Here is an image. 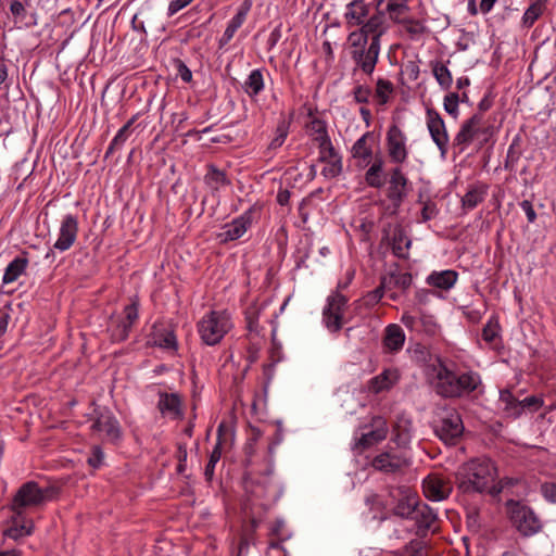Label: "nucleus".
Listing matches in <instances>:
<instances>
[{
  "label": "nucleus",
  "mask_w": 556,
  "mask_h": 556,
  "mask_svg": "<svg viewBox=\"0 0 556 556\" xmlns=\"http://www.w3.org/2000/svg\"><path fill=\"white\" fill-rule=\"evenodd\" d=\"M371 466L384 473H395L407 466V462L401 455L383 452L372 459Z\"/></svg>",
  "instance_id": "obj_22"
},
{
  "label": "nucleus",
  "mask_w": 556,
  "mask_h": 556,
  "mask_svg": "<svg viewBox=\"0 0 556 556\" xmlns=\"http://www.w3.org/2000/svg\"><path fill=\"white\" fill-rule=\"evenodd\" d=\"M361 27L354 31H352L349 37L348 41L351 45V48H353L352 51H367L366 45L368 41L370 42V39L367 37V35L364 33Z\"/></svg>",
  "instance_id": "obj_47"
},
{
  "label": "nucleus",
  "mask_w": 556,
  "mask_h": 556,
  "mask_svg": "<svg viewBox=\"0 0 556 556\" xmlns=\"http://www.w3.org/2000/svg\"><path fill=\"white\" fill-rule=\"evenodd\" d=\"M372 137L371 132L364 134L352 147V156L369 164L372 157V149L368 144V140Z\"/></svg>",
  "instance_id": "obj_34"
},
{
  "label": "nucleus",
  "mask_w": 556,
  "mask_h": 556,
  "mask_svg": "<svg viewBox=\"0 0 556 556\" xmlns=\"http://www.w3.org/2000/svg\"><path fill=\"white\" fill-rule=\"evenodd\" d=\"M131 328L117 319L110 327V338L113 342H123L128 339Z\"/></svg>",
  "instance_id": "obj_46"
},
{
  "label": "nucleus",
  "mask_w": 556,
  "mask_h": 556,
  "mask_svg": "<svg viewBox=\"0 0 556 556\" xmlns=\"http://www.w3.org/2000/svg\"><path fill=\"white\" fill-rule=\"evenodd\" d=\"M346 304L348 298L339 290L328 296L327 305L323 311V321L330 332L336 333L342 329L343 312Z\"/></svg>",
  "instance_id": "obj_10"
},
{
  "label": "nucleus",
  "mask_w": 556,
  "mask_h": 556,
  "mask_svg": "<svg viewBox=\"0 0 556 556\" xmlns=\"http://www.w3.org/2000/svg\"><path fill=\"white\" fill-rule=\"evenodd\" d=\"M78 235V218L76 215L67 214L60 225L59 237L53 248L60 252L70 250L75 243Z\"/></svg>",
  "instance_id": "obj_18"
},
{
  "label": "nucleus",
  "mask_w": 556,
  "mask_h": 556,
  "mask_svg": "<svg viewBox=\"0 0 556 556\" xmlns=\"http://www.w3.org/2000/svg\"><path fill=\"white\" fill-rule=\"evenodd\" d=\"M202 341L207 345L217 344L229 329V319L222 313L212 311L198 325Z\"/></svg>",
  "instance_id": "obj_6"
},
{
  "label": "nucleus",
  "mask_w": 556,
  "mask_h": 556,
  "mask_svg": "<svg viewBox=\"0 0 556 556\" xmlns=\"http://www.w3.org/2000/svg\"><path fill=\"white\" fill-rule=\"evenodd\" d=\"M488 193V187L483 184L471 186L462 198V205L466 210H473L484 201Z\"/></svg>",
  "instance_id": "obj_30"
},
{
  "label": "nucleus",
  "mask_w": 556,
  "mask_h": 556,
  "mask_svg": "<svg viewBox=\"0 0 556 556\" xmlns=\"http://www.w3.org/2000/svg\"><path fill=\"white\" fill-rule=\"evenodd\" d=\"M251 10L250 2H242L236 15L228 23L223 36L218 40V48L223 49L233 38L236 31L244 23L249 11Z\"/></svg>",
  "instance_id": "obj_23"
},
{
  "label": "nucleus",
  "mask_w": 556,
  "mask_h": 556,
  "mask_svg": "<svg viewBox=\"0 0 556 556\" xmlns=\"http://www.w3.org/2000/svg\"><path fill=\"white\" fill-rule=\"evenodd\" d=\"M498 324L497 321L493 323L490 320L482 329V339L486 343H493L495 339L498 337Z\"/></svg>",
  "instance_id": "obj_58"
},
{
  "label": "nucleus",
  "mask_w": 556,
  "mask_h": 556,
  "mask_svg": "<svg viewBox=\"0 0 556 556\" xmlns=\"http://www.w3.org/2000/svg\"><path fill=\"white\" fill-rule=\"evenodd\" d=\"M399 556H429L427 543L420 539H414L402 548Z\"/></svg>",
  "instance_id": "obj_41"
},
{
  "label": "nucleus",
  "mask_w": 556,
  "mask_h": 556,
  "mask_svg": "<svg viewBox=\"0 0 556 556\" xmlns=\"http://www.w3.org/2000/svg\"><path fill=\"white\" fill-rule=\"evenodd\" d=\"M389 186L387 188V198L391 202V214H397L402 203L409 192V181L400 166L393 167L389 172Z\"/></svg>",
  "instance_id": "obj_9"
},
{
  "label": "nucleus",
  "mask_w": 556,
  "mask_h": 556,
  "mask_svg": "<svg viewBox=\"0 0 556 556\" xmlns=\"http://www.w3.org/2000/svg\"><path fill=\"white\" fill-rule=\"evenodd\" d=\"M40 504H42L40 486L35 481H28L20 486L12 500L10 508L17 516H22L24 508L38 506Z\"/></svg>",
  "instance_id": "obj_13"
},
{
  "label": "nucleus",
  "mask_w": 556,
  "mask_h": 556,
  "mask_svg": "<svg viewBox=\"0 0 556 556\" xmlns=\"http://www.w3.org/2000/svg\"><path fill=\"white\" fill-rule=\"evenodd\" d=\"M500 402L504 405L503 412L507 417L518 418L521 416V400L508 389L500 392Z\"/></svg>",
  "instance_id": "obj_31"
},
{
  "label": "nucleus",
  "mask_w": 556,
  "mask_h": 556,
  "mask_svg": "<svg viewBox=\"0 0 556 556\" xmlns=\"http://www.w3.org/2000/svg\"><path fill=\"white\" fill-rule=\"evenodd\" d=\"M387 151L390 161L395 164H403L408 156L406 147V136L395 124L391 125L387 131Z\"/></svg>",
  "instance_id": "obj_15"
},
{
  "label": "nucleus",
  "mask_w": 556,
  "mask_h": 556,
  "mask_svg": "<svg viewBox=\"0 0 556 556\" xmlns=\"http://www.w3.org/2000/svg\"><path fill=\"white\" fill-rule=\"evenodd\" d=\"M139 312V300L138 298L131 299V303L126 305L124 308L125 316L118 318L121 321L126 324L128 327H132L134 323L138 319Z\"/></svg>",
  "instance_id": "obj_51"
},
{
  "label": "nucleus",
  "mask_w": 556,
  "mask_h": 556,
  "mask_svg": "<svg viewBox=\"0 0 556 556\" xmlns=\"http://www.w3.org/2000/svg\"><path fill=\"white\" fill-rule=\"evenodd\" d=\"M408 0H389L386 11L389 13L390 18L397 23L402 24L405 18H401V16L408 12L409 7L407 5Z\"/></svg>",
  "instance_id": "obj_39"
},
{
  "label": "nucleus",
  "mask_w": 556,
  "mask_h": 556,
  "mask_svg": "<svg viewBox=\"0 0 556 556\" xmlns=\"http://www.w3.org/2000/svg\"><path fill=\"white\" fill-rule=\"evenodd\" d=\"M405 342V333L396 324H390L384 329L383 345L390 352L400 351Z\"/></svg>",
  "instance_id": "obj_25"
},
{
  "label": "nucleus",
  "mask_w": 556,
  "mask_h": 556,
  "mask_svg": "<svg viewBox=\"0 0 556 556\" xmlns=\"http://www.w3.org/2000/svg\"><path fill=\"white\" fill-rule=\"evenodd\" d=\"M370 5L365 3L364 0H353L346 7L344 14L349 26H359L370 15Z\"/></svg>",
  "instance_id": "obj_24"
},
{
  "label": "nucleus",
  "mask_w": 556,
  "mask_h": 556,
  "mask_svg": "<svg viewBox=\"0 0 556 556\" xmlns=\"http://www.w3.org/2000/svg\"><path fill=\"white\" fill-rule=\"evenodd\" d=\"M17 517L18 516L16 514L14 517H12V521H13L14 526H12L3 531L4 536L13 539V540H18L20 538H22L24 535H30L33 533V529H34L33 521H29L28 526L25 523L18 526L16 523Z\"/></svg>",
  "instance_id": "obj_42"
},
{
  "label": "nucleus",
  "mask_w": 556,
  "mask_h": 556,
  "mask_svg": "<svg viewBox=\"0 0 556 556\" xmlns=\"http://www.w3.org/2000/svg\"><path fill=\"white\" fill-rule=\"evenodd\" d=\"M390 495L394 501L393 515L404 519H409L420 501L417 492L405 485L395 488Z\"/></svg>",
  "instance_id": "obj_12"
},
{
  "label": "nucleus",
  "mask_w": 556,
  "mask_h": 556,
  "mask_svg": "<svg viewBox=\"0 0 556 556\" xmlns=\"http://www.w3.org/2000/svg\"><path fill=\"white\" fill-rule=\"evenodd\" d=\"M394 86L393 84L384 78H379L376 83V97L378 98V102L381 105L388 103L390 99V94L393 93Z\"/></svg>",
  "instance_id": "obj_44"
},
{
  "label": "nucleus",
  "mask_w": 556,
  "mask_h": 556,
  "mask_svg": "<svg viewBox=\"0 0 556 556\" xmlns=\"http://www.w3.org/2000/svg\"><path fill=\"white\" fill-rule=\"evenodd\" d=\"M540 492L545 501L556 504V483L544 482L540 486Z\"/></svg>",
  "instance_id": "obj_61"
},
{
  "label": "nucleus",
  "mask_w": 556,
  "mask_h": 556,
  "mask_svg": "<svg viewBox=\"0 0 556 556\" xmlns=\"http://www.w3.org/2000/svg\"><path fill=\"white\" fill-rule=\"evenodd\" d=\"M288 132H289V123L285 118H282L277 124L276 136L270 141L268 149L276 150V149L280 148L283 144V142L288 136Z\"/></svg>",
  "instance_id": "obj_49"
},
{
  "label": "nucleus",
  "mask_w": 556,
  "mask_h": 556,
  "mask_svg": "<svg viewBox=\"0 0 556 556\" xmlns=\"http://www.w3.org/2000/svg\"><path fill=\"white\" fill-rule=\"evenodd\" d=\"M93 415L91 430L104 432L108 442L118 444L123 438V431L113 412L109 407H98L94 408Z\"/></svg>",
  "instance_id": "obj_8"
},
{
  "label": "nucleus",
  "mask_w": 556,
  "mask_h": 556,
  "mask_svg": "<svg viewBox=\"0 0 556 556\" xmlns=\"http://www.w3.org/2000/svg\"><path fill=\"white\" fill-rule=\"evenodd\" d=\"M173 65L177 71V75L181 78L184 83H190L192 80V72L182 60L174 59Z\"/></svg>",
  "instance_id": "obj_59"
},
{
  "label": "nucleus",
  "mask_w": 556,
  "mask_h": 556,
  "mask_svg": "<svg viewBox=\"0 0 556 556\" xmlns=\"http://www.w3.org/2000/svg\"><path fill=\"white\" fill-rule=\"evenodd\" d=\"M412 240L407 237L405 230L401 226H395L391 238V247L393 254L399 258H407V250L410 248Z\"/></svg>",
  "instance_id": "obj_28"
},
{
  "label": "nucleus",
  "mask_w": 556,
  "mask_h": 556,
  "mask_svg": "<svg viewBox=\"0 0 556 556\" xmlns=\"http://www.w3.org/2000/svg\"><path fill=\"white\" fill-rule=\"evenodd\" d=\"M458 103L459 94L456 92H451L444 98V110L454 118H456L458 115Z\"/></svg>",
  "instance_id": "obj_56"
},
{
  "label": "nucleus",
  "mask_w": 556,
  "mask_h": 556,
  "mask_svg": "<svg viewBox=\"0 0 556 556\" xmlns=\"http://www.w3.org/2000/svg\"><path fill=\"white\" fill-rule=\"evenodd\" d=\"M543 406V399L536 395H530L521 400V414L526 410L530 413L538 412Z\"/></svg>",
  "instance_id": "obj_55"
},
{
  "label": "nucleus",
  "mask_w": 556,
  "mask_h": 556,
  "mask_svg": "<svg viewBox=\"0 0 556 556\" xmlns=\"http://www.w3.org/2000/svg\"><path fill=\"white\" fill-rule=\"evenodd\" d=\"M318 149H319V159H318L319 162H326V161H329L330 159H333L337 155H339V153L337 152V150L334 149V147L331 142V139H328L326 141L324 140V142H320V144H318Z\"/></svg>",
  "instance_id": "obj_53"
},
{
  "label": "nucleus",
  "mask_w": 556,
  "mask_h": 556,
  "mask_svg": "<svg viewBox=\"0 0 556 556\" xmlns=\"http://www.w3.org/2000/svg\"><path fill=\"white\" fill-rule=\"evenodd\" d=\"M139 116H140V113L132 115L127 121V123L117 131V134L111 141V143L105 152L104 159H108L110 155H112L114 153V151L117 148H119L127 140L128 131H129L130 127L135 124V122L139 118Z\"/></svg>",
  "instance_id": "obj_36"
},
{
  "label": "nucleus",
  "mask_w": 556,
  "mask_h": 556,
  "mask_svg": "<svg viewBox=\"0 0 556 556\" xmlns=\"http://www.w3.org/2000/svg\"><path fill=\"white\" fill-rule=\"evenodd\" d=\"M422 490L428 500L440 502L450 496L453 483L440 473H430L422 481Z\"/></svg>",
  "instance_id": "obj_16"
},
{
  "label": "nucleus",
  "mask_w": 556,
  "mask_h": 556,
  "mask_svg": "<svg viewBox=\"0 0 556 556\" xmlns=\"http://www.w3.org/2000/svg\"><path fill=\"white\" fill-rule=\"evenodd\" d=\"M242 88L250 98L258 96L264 89V77L262 70H253L242 85Z\"/></svg>",
  "instance_id": "obj_35"
},
{
  "label": "nucleus",
  "mask_w": 556,
  "mask_h": 556,
  "mask_svg": "<svg viewBox=\"0 0 556 556\" xmlns=\"http://www.w3.org/2000/svg\"><path fill=\"white\" fill-rule=\"evenodd\" d=\"M28 266V258L25 256H17L12 262L9 263L4 270V275L2 278V282L4 285L12 283L17 280V278L25 273Z\"/></svg>",
  "instance_id": "obj_32"
},
{
  "label": "nucleus",
  "mask_w": 556,
  "mask_h": 556,
  "mask_svg": "<svg viewBox=\"0 0 556 556\" xmlns=\"http://www.w3.org/2000/svg\"><path fill=\"white\" fill-rule=\"evenodd\" d=\"M307 128L311 131L313 141H315L317 144H320V142H324V139H325V141L330 139V136H329L328 129H327V123L324 119H320L317 117L313 118L308 123Z\"/></svg>",
  "instance_id": "obj_37"
},
{
  "label": "nucleus",
  "mask_w": 556,
  "mask_h": 556,
  "mask_svg": "<svg viewBox=\"0 0 556 556\" xmlns=\"http://www.w3.org/2000/svg\"><path fill=\"white\" fill-rule=\"evenodd\" d=\"M187 456H188V452H187V447L185 444H179L178 445V448H177V453H176V457L178 459V465H177V472L179 475H182L185 471H186V467H187Z\"/></svg>",
  "instance_id": "obj_64"
},
{
  "label": "nucleus",
  "mask_w": 556,
  "mask_h": 556,
  "mask_svg": "<svg viewBox=\"0 0 556 556\" xmlns=\"http://www.w3.org/2000/svg\"><path fill=\"white\" fill-rule=\"evenodd\" d=\"M207 172L204 175V184L213 191L217 192L220 187H228L231 180L228 178L225 170L219 169L214 164H208Z\"/></svg>",
  "instance_id": "obj_26"
},
{
  "label": "nucleus",
  "mask_w": 556,
  "mask_h": 556,
  "mask_svg": "<svg viewBox=\"0 0 556 556\" xmlns=\"http://www.w3.org/2000/svg\"><path fill=\"white\" fill-rule=\"evenodd\" d=\"M506 515L511 527L522 538H531L543 530L544 523L532 507L517 500H507Z\"/></svg>",
  "instance_id": "obj_4"
},
{
  "label": "nucleus",
  "mask_w": 556,
  "mask_h": 556,
  "mask_svg": "<svg viewBox=\"0 0 556 556\" xmlns=\"http://www.w3.org/2000/svg\"><path fill=\"white\" fill-rule=\"evenodd\" d=\"M439 214L437 204L432 201H427L421 208V220L428 222Z\"/></svg>",
  "instance_id": "obj_63"
},
{
  "label": "nucleus",
  "mask_w": 556,
  "mask_h": 556,
  "mask_svg": "<svg viewBox=\"0 0 556 556\" xmlns=\"http://www.w3.org/2000/svg\"><path fill=\"white\" fill-rule=\"evenodd\" d=\"M482 122L483 116L481 114H473L462 124L453 140V147L458 148L459 153L464 152L475 140L479 141L480 147L489 141V138L493 135V129L491 126L482 125Z\"/></svg>",
  "instance_id": "obj_5"
},
{
  "label": "nucleus",
  "mask_w": 556,
  "mask_h": 556,
  "mask_svg": "<svg viewBox=\"0 0 556 556\" xmlns=\"http://www.w3.org/2000/svg\"><path fill=\"white\" fill-rule=\"evenodd\" d=\"M495 468L489 458H472L460 465L455 472V483L463 494L490 493L497 495L501 488L489 486L494 480Z\"/></svg>",
  "instance_id": "obj_1"
},
{
  "label": "nucleus",
  "mask_w": 556,
  "mask_h": 556,
  "mask_svg": "<svg viewBox=\"0 0 556 556\" xmlns=\"http://www.w3.org/2000/svg\"><path fill=\"white\" fill-rule=\"evenodd\" d=\"M383 286L387 290L401 289L405 292L413 282V277L409 273H390L388 276L381 278Z\"/></svg>",
  "instance_id": "obj_33"
},
{
  "label": "nucleus",
  "mask_w": 556,
  "mask_h": 556,
  "mask_svg": "<svg viewBox=\"0 0 556 556\" xmlns=\"http://www.w3.org/2000/svg\"><path fill=\"white\" fill-rule=\"evenodd\" d=\"M387 290L386 286H383V282L381 281L380 285L374 289L372 291H369L365 295V302L367 305H375L377 304L383 296L384 291Z\"/></svg>",
  "instance_id": "obj_62"
},
{
  "label": "nucleus",
  "mask_w": 556,
  "mask_h": 556,
  "mask_svg": "<svg viewBox=\"0 0 556 556\" xmlns=\"http://www.w3.org/2000/svg\"><path fill=\"white\" fill-rule=\"evenodd\" d=\"M464 424L457 410H447L433 426L435 435L447 445H456L464 433Z\"/></svg>",
  "instance_id": "obj_7"
},
{
  "label": "nucleus",
  "mask_w": 556,
  "mask_h": 556,
  "mask_svg": "<svg viewBox=\"0 0 556 556\" xmlns=\"http://www.w3.org/2000/svg\"><path fill=\"white\" fill-rule=\"evenodd\" d=\"M521 155L520 150V138L517 136L513 139V142L510 143L507 156L505 161V168L513 169L515 164L519 161Z\"/></svg>",
  "instance_id": "obj_50"
},
{
  "label": "nucleus",
  "mask_w": 556,
  "mask_h": 556,
  "mask_svg": "<svg viewBox=\"0 0 556 556\" xmlns=\"http://www.w3.org/2000/svg\"><path fill=\"white\" fill-rule=\"evenodd\" d=\"M371 89L368 86L357 85L353 89V96L356 103L366 104L369 102Z\"/></svg>",
  "instance_id": "obj_60"
},
{
  "label": "nucleus",
  "mask_w": 556,
  "mask_h": 556,
  "mask_svg": "<svg viewBox=\"0 0 556 556\" xmlns=\"http://www.w3.org/2000/svg\"><path fill=\"white\" fill-rule=\"evenodd\" d=\"M359 26L365 30L370 42L367 51H351V58L365 74L371 75L378 62L381 37L389 28L386 11L376 9V12Z\"/></svg>",
  "instance_id": "obj_2"
},
{
  "label": "nucleus",
  "mask_w": 556,
  "mask_h": 556,
  "mask_svg": "<svg viewBox=\"0 0 556 556\" xmlns=\"http://www.w3.org/2000/svg\"><path fill=\"white\" fill-rule=\"evenodd\" d=\"M427 127L433 142L437 144L441 156L444 159L448 150V134L445 123L439 112L433 108H428L426 111Z\"/></svg>",
  "instance_id": "obj_14"
},
{
  "label": "nucleus",
  "mask_w": 556,
  "mask_h": 556,
  "mask_svg": "<svg viewBox=\"0 0 556 556\" xmlns=\"http://www.w3.org/2000/svg\"><path fill=\"white\" fill-rule=\"evenodd\" d=\"M325 163H327V166H325L323 168L321 174L326 178H334V177H338L339 175H341V173L343 170V165H342V157L340 155H337L336 157L330 159L329 161H326Z\"/></svg>",
  "instance_id": "obj_52"
},
{
  "label": "nucleus",
  "mask_w": 556,
  "mask_h": 556,
  "mask_svg": "<svg viewBox=\"0 0 556 556\" xmlns=\"http://www.w3.org/2000/svg\"><path fill=\"white\" fill-rule=\"evenodd\" d=\"M439 326L435 321L434 316L426 313H420L418 323V333H425L427 336H434L438 332Z\"/></svg>",
  "instance_id": "obj_45"
},
{
  "label": "nucleus",
  "mask_w": 556,
  "mask_h": 556,
  "mask_svg": "<svg viewBox=\"0 0 556 556\" xmlns=\"http://www.w3.org/2000/svg\"><path fill=\"white\" fill-rule=\"evenodd\" d=\"M363 430H367L363 432L361 438L357 439L353 448L358 453H362L371 446L380 443L387 438L388 434V426L387 421L381 416H374L369 425H365L362 427Z\"/></svg>",
  "instance_id": "obj_11"
},
{
  "label": "nucleus",
  "mask_w": 556,
  "mask_h": 556,
  "mask_svg": "<svg viewBox=\"0 0 556 556\" xmlns=\"http://www.w3.org/2000/svg\"><path fill=\"white\" fill-rule=\"evenodd\" d=\"M149 344L168 351H177L178 342L172 325L154 324Z\"/></svg>",
  "instance_id": "obj_19"
},
{
  "label": "nucleus",
  "mask_w": 556,
  "mask_h": 556,
  "mask_svg": "<svg viewBox=\"0 0 556 556\" xmlns=\"http://www.w3.org/2000/svg\"><path fill=\"white\" fill-rule=\"evenodd\" d=\"M157 409L165 416L169 415L173 419H182V400L178 393L159 392Z\"/></svg>",
  "instance_id": "obj_21"
},
{
  "label": "nucleus",
  "mask_w": 556,
  "mask_h": 556,
  "mask_svg": "<svg viewBox=\"0 0 556 556\" xmlns=\"http://www.w3.org/2000/svg\"><path fill=\"white\" fill-rule=\"evenodd\" d=\"M435 361L439 369L435 375L434 390L440 396L444 399L462 397L473 392L480 384V378L477 374L468 371L458 376L448 369L439 356H435Z\"/></svg>",
  "instance_id": "obj_3"
},
{
  "label": "nucleus",
  "mask_w": 556,
  "mask_h": 556,
  "mask_svg": "<svg viewBox=\"0 0 556 556\" xmlns=\"http://www.w3.org/2000/svg\"><path fill=\"white\" fill-rule=\"evenodd\" d=\"M457 278V271L452 269L433 271L427 277V283L441 290H450L456 283Z\"/></svg>",
  "instance_id": "obj_27"
},
{
  "label": "nucleus",
  "mask_w": 556,
  "mask_h": 556,
  "mask_svg": "<svg viewBox=\"0 0 556 556\" xmlns=\"http://www.w3.org/2000/svg\"><path fill=\"white\" fill-rule=\"evenodd\" d=\"M220 457H222V443L218 441V442H216L213 451L211 452L208 463L206 464L205 469H204V476H205L206 481H212V479L214 477L215 466L219 462Z\"/></svg>",
  "instance_id": "obj_48"
},
{
  "label": "nucleus",
  "mask_w": 556,
  "mask_h": 556,
  "mask_svg": "<svg viewBox=\"0 0 556 556\" xmlns=\"http://www.w3.org/2000/svg\"><path fill=\"white\" fill-rule=\"evenodd\" d=\"M432 73L438 84L444 89L448 90L453 83V77L450 70L443 63L437 61L432 63Z\"/></svg>",
  "instance_id": "obj_40"
},
{
  "label": "nucleus",
  "mask_w": 556,
  "mask_h": 556,
  "mask_svg": "<svg viewBox=\"0 0 556 556\" xmlns=\"http://www.w3.org/2000/svg\"><path fill=\"white\" fill-rule=\"evenodd\" d=\"M103 459H104V453H103L101 446L93 445L91 447L90 456L87 459V464L90 467L98 469L102 466Z\"/></svg>",
  "instance_id": "obj_57"
},
{
  "label": "nucleus",
  "mask_w": 556,
  "mask_h": 556,
  "mask_svg": "<svg viewBox=\"0 0 556 556\" xmlns=\"http://www.w3.org/2000/svg\"><path fill=\"white\" fill-rule=\"evenodd\" d=\"M405 30L410 35L412 38L417 37L427 31V27L417 20L405 18L402 23Z\"/></svg>",
  "instance_id": "obj_54"
},
{
  "label": "nucleus",
  "mask_w": 556,
  "mask_h": 556,
  "mask_svg": "<svg viewBox=\"0 0 556 556\" xmlns=\"http://www.w3.org/2000/svg\"><path fill=\"white\" fill-rule=\"evenodd\" d=\"M545 8V0H538L532 3L523 13L522 26L526 28L532 27L536 20L543 14Z\"/></svg>",
  "instance_id": "obj_38"
},
{
  "label": "nucleus",
  "mask_w": 556,
  "mask_h": 556,
  "mask_svg": "<svg viewBox=\"0 0 556 556\" xmlns=\"http://www.w3.org/2000/svg\"><path fill=\"white\" fill-rule=\"evenodd\" d=\"M384 161L381 156H376L374 163L365 173L366 184L376 189H380L384 186L386 179L383 176Z\"/></svg>",
  "instance_id": "obj_29"
},
{
  "label": "nucleus",
  "mask_w": 556,
  "mask_h": 556,
  "mask_svg": "<svg viewBox=\"0 0 556 556\" xmlns=\"http://www.w3.org/2000/svg\"><path fill=\"white\" fill-rule=\"evenodd\" d=\"M254 206L245 211L241 216L235 218L230 224L224 226L225 231L219 236L223 241H233L241 238L253 223Z\"/></svg>",
  "instance_id": "obj_20"
},
{
  "label": "nucleus",
  "mask_w": 556,
  "mask_h": 556,
  "mask_svg": "<svg viewBox=\"0 0 556 556\" xmlns=\"http://www.w3.org/2000/svg\"><path fill=\"white\" fill-rule=\"evenodd\" d=\"M409 519L415 521L417 527L416 534L420 538L426 536L429 531L435 532V523L439 520L437 511L421 500L415 507Z\"/></svg>",
  "instance_id": "obj_17"
},
{
  "label": "nucleus",
  "mask_w": 556,
  "mask_h": 556,
  "mask_svg": "<svg viewBox=\"0 0 556 556\" xmlns=\"http://www.w3.org/2000/svg\"><path fill=\"white\" fill-rule=\"evenodd\" d=\"M393 382L390 379V370L386 369L369 380V390L376 394L389 390Z\"/></svg>",
  "instance_id": "obj_43"
}]
</instances>
